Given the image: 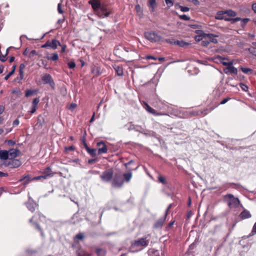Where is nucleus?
Returning <instances> with one entry per match:
<instances>
[{
    "mask_svg": "<svg viewBox=\"0 0 256 256\" xmlns=\"http://www.w3.org/2000/svg\"><path fill=\"white\" fill-rule=\"evenodd\" d=\"M224 199L226 200L230 208H235L238 206L240 202L238 198H236L232 194H228L224 196Z\"/></svg>",
    "mask_w": 256,
    "mask_h": 256,
    "instance_id": "7ed1b4c3",
    "label": "nucleus"
},
{
    "mask_svg": "<svg viewBox=\"0 0 256 256\" xmlns=\"http://www.w3.org/2000/svg\"><path fill=\"white\" fill-rule=\"evenodd\" d=\"M48 59L52 61H56L58 59V54L56 53L54 54L52 56L48 57Z\"/></svg>",
    "mask_w": 256,
    "mask_h": 256,
    "instance_id": "7c9ffc66",
    "label": "nucleus"
},
{
    "mask_svg": "<svg viewBox=\"0 0 256 256\" xmlns=\"http://www.w3.org/2000/svg\"><path fill=\"white\" fill-rule=\"evenodd\" d=\"M161 184L164 186L163 190L169 194L171 190V187L170 184L164 177L161 176Z\"/></svg>",
    "mask_w": 256,
    "mask_h": 256,
    "instance_id": "9b49d317",
    "label": "nucleus"
},
{
    "mask_svg": "<svg viewBox=\"0 0 256 256\" xmlns=\"http://www.w3.org/2000/svg\"><path fill=\"white\" fill-rule=\"evenodd\" d=\"M42 81L44 84H49L52 88H54L55 84L52 78V76L50 74H46L42 78Z\"/></svg>",
    "mask_w": 256,
    "mask_h": 256,
    "instance_id": "1a4fd4ad",
    "label": "nucleus"
},
{
    "mask_svg": "<svg viewBox=\"0 0 256 256\" xmlns=\"http://www.w3.org/2000/svg\"><path fill=\"white\" fill-rule=\"evenodd\" d=\"M216 37V36H214L212 34H206V35H204V38H205V39H208V41H210V43L211 42L214 44L217 43L218 40L216 38H215Z\"/></svg>",
    "mask_w": 256,
    "mask_h": 256,
    "instance_id": "2eb2a0df",
    "label": "nucleus"
},
{
    "mask_svg": "<svg viewBox=\"0 0 256 256\" xmlns=\"http://www.w3.org/2000/svg\"><path fill=\"white\" fill-rule=\"evenodd\" d=\"M241 70L242 72L245 74H248L249 72H252V70L249 68L242 67Z\"/></svg>",
    "mask_w": 256,
    "mask_h": 256,
    "instance_id": "e433bc0d",
    "label": "nucleus"
},
{
    "mask_svg": "<svg viewBox=\"0 0 256 256\" xmlns=\"http://www.w3.org/2000/svg\"><path fill=\"white\" fill-rule=\"evenodd\" d=\"M135 8L137 12L138 13H141L142 12V10H141V7L140 6V5L138 4H137L136 6H135Z\"/></svg>",
    "mask_w": 256,
    "mask_h": 256,
    "instance_id": "4d7b16f0",
    "label": "nucleus"
},
{
    "mask_svg": "<svg viewBox=\"0 0 256 256\" xmlns=\"http://www.w3.org/2000/svg\"><path fill=\"white\" fill-rule=\"evenodd\" d=\"M240 87L244 91H246L248 90V86L246 85H245L244 84H240Z\"/></svg>",
    "mask_w": 256,
    "mask_h": 256,
    "instance_id": "0e129e2a",
    "label": "nucleus"
},
{
    "mask_svg": "<svg viewBox=\"0 0 256 256\" xmlns=\"http://www.w3.org/2000/svg\"><path fill=\"white\" fill-rule=\"evenodd\" d=\"M174 221H172L170 222L166 227V230H169L171 228L174 224Z\"/></svg>",
    "mask_w": 256,
    "mask_h": 256,
    "instance_id": "680f3d73",
    "label": "nucleus"
},
{
    "mask_svg": "<svg viewBox=\"0 0 256 256\" xmlns=\"http://www.w3.org/2000/svg\"><path fill=\"white\" fill-rule=\"evenodd\" d=\"M0 158L3 160L8 159V152L6 150H0Z\"/></svg>",
    "mask_w": 256,
    "mask_h": 256,
    "instance_id": "aec40b11",
    "label": "nucleus"
},
{
    "mask_svg": "<svg viewBox=\"0 0 256 256\" xmlns=\"http://www.w3.org/2000/svg\"><path fill=\"white\" fill-rule=\"evenodd\" d=\"M30 197L29 196L30 200L26 203V206L30 212H34L38 206V204L33 200H30Z\"/></svg>",
    "mask_w": 256,
    "mask_h": 256,
    "instance_id": "4468645a",
    "label": "nucleus"
},
{
    "mask_svg": "<svg viewBox=\"0 0 256 256\" xmlns=\"http://www.w3.org/2000/svg\"><path fill=\"white\" fill-rule=\"evenodd\" d=\"M114 69L115 70L118 76H122L123 75V69L122 66H115L114 67Z\"/></svg>",
    "mask_w": 256,
    "mask_h": 256,
    "instance_id": "4be33fe9",
    "label": "nucleus"
},
{
    "mask_svg": "<svg viewBox=\"0 0 256 256\" xmlns=\"http://www.w3.org/2000/svg\"><path fill=\"white\" fill-rule=\"evenodd\" d=\"M113 176V170L112 169H108L102 173L100 176V178L102 182H108L112 180Z\"/></svg>",
    "mask_w": 256,
    "mask_h": 256,
    "instance_id": "423d86ee",
    "label": "nucleus"
},
{
    "mask_svg": "<svg viewBox=\"0 0 256 256\" xmlns=\"http://www.w3.org/2000/svg\"><path fill=\"white\" fill-rule=\"evenodd\" d=\"M224 12L225 14H226L228 16H235L236 15V12L232 10H228Z\"/></svg>",
    "mask_w": 256,
    "mask_h": 256,
    "instance_id": "c756f323",
    "label": "nucleus"
},
{
    "mask_svg": "<svg viewBox=\"0 0 256 256\" xmlns=\"http://www.w3.org/2000/svg\"><path fill=\"white\" fill-rule=\"evenodd\" d=\"M220 63L222 64L224 66H228L230 64V62H225L224 60H226V58H224L220 57Z\"/></svg>",
    "mask_w": 256,
    "mask_h": 256,
    "instance_id": "c9c22d12",
    "label": "nucleus"
},
{
    "mask_svg": "<svg viewBox=\"0 0 256 256\" xmlns=\"http://www.w3.org/2000/svg\"><path fill=\"white\" fill-rule=\"evenodd\" d=\"M15 69H16V66H13V69L5 77H4V80H7L9 78L14 72H15Z\"/></svg>",
    "mask_w": 256,
    "mask_h": 256,
    "instance_id": "473e14b6",
    "label": "nucleus"
},
{
    "mask_svg": "<svg viewBox=\"0 0 256 256\" xmlns=\"http://www.w3.org/2000/svg\"><path fill=\"white\" fill-rule=\"evenodd\" d=\"M25 67L26 66L24 64H21L19 67V72L24 73V70Z\"/></svg>",
    "mask_w": 256,
    "mask_h": 256,
    "instance_id": "a18cd8bd",
    "label": "nucleus"
},
{
    "mask_svg": "<svg viewBox=\"0 0 256 256\" xmlns=\"http://www.w3.org/2000/svg\"><path fill=\"white\" fill-rule=\"evenodd\" d=\"M241 20L242 19L240 18H231V20L230 22H231L232 24H234L236 22Z\"/></svg>",
    "mask_w": 256,
    "mask_h": 256,
    "instance_id": "3c124183",
    "label": "nucleus"
},
{
    "mask_svg": "<svg viewBox=\"0 0 256 256\" xmlns=\"http://www.w3.org/2000/svg\"><path fill=\"white\" fill-rule=\"evenodd\" d=\"M232 62H230V63L226 66V68L224 69V72L226 74H236L238 72L237 69L232 66Z\"/></svg>",
    "mask_w": 256,
    "mask_h": 256,
    "instance_id": "f8f14e48",
    "label": "nucleus"
},
{
    "mask_svg": "<svg viewBox=\"0 0 256 256\" xmlns=\"http://www.w3.org/2000/svg\"><path fill=\"white\" fill-rule=\"evenodd\" d=\"M174 44L181 47H184L189 45V44L183 40H176L174 42Z\"/></svg>",
    "mask_w": 256,
    "mask_h": 256,
    "instance_id": "393cba45",
    "label": "nucleus"
},
{
    "mask_svg": "<svg viewBox=\"0 0 256 256\" xmlns=\"http://www.w3.org/2000/svg\"><path fill=\"white\" fill-rule=\"evenodd\" d=\"M241 20L242 19L240 18H231V20L230 22H231L232 24H234L236 22Z\"/></svg>",
    "mask_w": 256,
    "mask_h": 256,
    "instance_id": "09e8293b",
    "label": "nucleus"
},
{
    "mask_svg": "<svg viewBox=\"0 0 256 256\" xmlns=\"http://www.w3.org/2000/svg\"><path fill=\"white\" fill-rule=\"evenodd\" d=\"M196 33L198 35L195 36V40L196 41H202L204 39H205V38H204V35H206V34L204 33L202 31L198 30L196 32Z\"/></svg>",
    "mask_w": 256,
    "mask_h": 256,
    "instance_id": "a211bd4d",
    "label": "nucleus"
},
{
    "mask_svg": "<svg viewBox=\"0 0 256 256\" xmlns=\"http://www.w3.org/2000/svg\"><path fill=\"white\" fill-rule=\"evenodd\" d=\"M58 46H60L61 44L58 40L56 39H54L52 42H50V48L54 50L56 49Z\"/></svg>",
    "mask_w": 256,
    "mask_h": 256,
    "instance_id": "f3484780",
    "label": "nucleus"
},
{
    "mask_svg": "<svg viewBox=\"0 0 256 256\" xmlns=\"http://www.w3.org/2000/svg\"><path fill=\"white\" fill-rule=\"evenodd\" d=\"M37 218H39L40 221H42L45 218V217L40 212H36L35 214L32 217V218L30 220V222L32 223V225L36 228L40 232L42 236H43V232L40 226L36 222H33L34 220Z\"/></svg>",
    "mask_w": 256,
    "mask_h": 256,
    "instance_id": "39448f33",
    "label": "nucleus"
},
{
    "mask_svg": "<svg viewBox=\"0 0 256 256\" xmlns=\"http://www.w3.org/2000/svg\"><path fill=\"white\" fill-rule=\"evenodd\" d=\"M36 54V52L35 50H32L28 54L29 57L33 56L34 55Z\"/></svg>",
    "mask_w": 256,
    "mask_h": 256,
    "instance_id": "052dcab7",
    "label": "nucleus"
},
{
    "mask_svg": "<svg viewBox=\"0 0 256 256\" xmlns=\"http://www.w3.org/2000/svg\"><path fill=\"white\" fill-rule=\"evenodd\" d=\"M68 65L70 68H74L76 66V64L73 61H71L68 62Z\"/></svg>",
    "mask_w": 256,
    "mask_h": 256,
    "instance_id": "79ce46f5",
    "label": "nucleus"
},
{
    "mask_svg": "<svg viewBox=\"0 0 256 256\" xmlns=\"http://www.w3.org/2000/svg\"><path fill=\"white\" fill-rule=\"evenodd\" d=\"M148 4L152 8V11L153 12L156 6V0H149Z\"/></svg>",
    "mask_w": 256,
    "mask_h": 256,
    "instance_id": "c85d7f7f",
    "label": "nucleus"
},
{
    "mask_svg": "<svg viewBox=\"0 0 256 256\" xmlns=\"http://www.w3.org/2000/svg\"><path fill=\"white\" fill-rule=\"evenodd\" d=\"M248 50L251 54L256 56V48H250L248 49Z\"/></svg>",
    "mask_w": 256,
    "mask_h": 256,
    "instance_id": "ea45409f",
    "label": "nucleus"
},
{
    "mask_svg": "<svg viewBox=\"0 0 256 256\" xmlns=\"http://www.w3.org/2000/svg\"><path fill=\"white\" fill-rule=\"evenodd\" d=\"M241 20L242 19L240 18H231V20L230 22H231L232 24H234L236 22Z\"/></svg>",
    "mask_w": 256,
    "mask_h": 256,
    "instance_id": "8fccbe9b",
    "label": "nucleus"
},
{
    "mask_svg": "<svg viewBox=\"0 0 256 256\" xmlns=\"http://www.w3.org/2000/svg\"><path fill=\"white\" fill-rule=\"evenodd\" d=\"M146 58L148 59V60H149V59H152V60H158L159 61H160V57H158V58H155L153 56H146Z\"/></svg>",
    "mask_w": 256,
    "mask_h": 256,
    "instance_id": "603ef678",
    "label": "nucleus"
},
{
    "mask_svg": "<svg viewBox=\"0 0 256 256\" xmlns=\"http://www.w3.org/2000/svg\"><path fill=\"white\" fill-rule=\"evenodd\" d=\"M225 14L224 11H219L217 12L216 18L217 20H223L225 18Z\"/></svg>",
    "mask_w": 256,
    "mask_h": 256,
    "instance_id": "a878e982",
    "label": "nucleus"
},
{
    "mask_svg": "<svg viewBox=\"0 0 256 256\" xmlns=\"http://www.w3.org/2000/svg\"><path fill=\"white\" fill-rule=\"evenodd\" d=\"M190 2H192L194 5L198 6L199 5L200 2L198 0H188Z\"/></svg>",
    "mask_w": 256,
    "mask_h": 256,
    "instance_id": "774afa93",
    "label": "nucleus"
},
{
    "mask_svg": "<svg viewBox=\"0 0 256 256\" xmlns=\"http://www.w3.org/2000/svg\"><path fill=\"white\" fill-rule=\"evenodd\" d=\"M58 12L60 14H62L64 13V11L62 9V4L59 3L58 5Z\"/></svg>",
    "mask_w": 256,
    "mask_h": 256,
    "instance_id": "49530a36",
    "label": "nucleus"
},
{
    "mask_svg": "<svg viewBox=\"0 0 256 256\" xmlns=\"http://www.w3.org/2000/svg\"><path fill=\"white\" fill-rule=\"evenodd\" d=\"M252 235H254L256 234V222L254 224L252 230L251 232Z\"/></svg>",
    "mask_w": 256,
    "mask_h": 256,
    "instance_id": "bf43d9fd",
    "label": "nucleus"
},
{
    "mask_svg": "<svg viewBox=\"0 0 256 256\" xmlns=\"http://www.w3.org/2000/svg\"><path fill=\"white\" fill-rule=\"evenodd\" d=\"M6 56L5 55L2 56V55L0 54V60L2 61V62H4L6 60Z\"/></svg>",
    "mask_w": 256,
    "mask_h": 256,
    "instance_id": "69168bd1",
    "label": "nucleus"
},
{
    "mask_svg": "<svg viewBox=\"0 0 256 256\" xmlns=\"http://www.w3.org/2000/svg\"><path fill=\"white\" fill-rule=\"evenodd\" d=\"M148 254L150 256H159L158 251L154 249H150L148 251Z\"/></svg>",
    "mask_w": 256,
    "mask_h": 256,
    "instance_id": "cd10ccee",
    "label": "nucleus"
},
{
    "mask_svg": "<svg viewBox=\"0 0 256 256\" xmlns=\"http://www.w3.org/2000/svg\"><path fill=\"white\" fill-rule=\"evenodd\" d=\"M124 178L126 182H129L132 177V173L131 172H128L124 174Z\"/></svg>",
    "mask_w": 256,
    "mask_h": 256,
    "instance_id": "bb28decb",
    "label": "nucleus"
},
{
    "mask_svg": "<svg viewBox=\"0 0 256 256\" xmlns=\"http://www.w3.org/2000/svg\"><path fill=\"white\" fill-rule=\"evenodd\" d=\"M78 256H91V254L86 251L82 250L78 253Z\"/></svg>",
    "mask_w": 256,
    "mask_h": 256,
    "instance_id": "72a5a7b5",
    "label": "nucleus"
},
{
    "mask_svg": "<svg viewBox=\"0 0 256 256\" xmlns=\"http://www.w3.org/2000/svg\"><path fill=\"white\" fill-rule=\"evenodd\" d=\"M9 165L11 168H16L21 165V162L18 160L12 159L9 162Z\"/></svg>",
    "mask_w": 256,
    "mask_h": 256,
    "instance_id": "dca6fc26",
    "label": "nucleus"
},
{
    "mask_svg": "<svg viewBox=\"0 0 256 256\" xmlns=\"http://www.w3.org/2000/svg\"><path fill=\"white\" fill-rule=\"evenodd\" d=\"M124 180L120 173H116L112 182V186L117 188H121L124 184Z\"/></svg>",
    "mask_w": 256,
    "mask_h": 256,
    "instance_id": "20e7f679",
    "label": "nucleus"
},
{
    "mask_svg": "<svg viewBox=\"0 0 256 256\" xmlns=\"http://www.w3.org/2000/svg\"><path fill=\"white\" fill-rule=\"evenodd\" d=\"M144 106H146V110L150 114H152L154 115H158V114L156 113V111L152 108L146 102H144Z\"/></svg>",
    "mask_w": 256,
    "mask_h": 256,
    "instance_id": "6ab92c4d",
    "label": "nucleus"
},
{
    "mask_svg": "<svg viewBox=\"0 0 256 256\" xmlns=\"http://www.w3.org/2000/svg\"><path fill=\"white\" fill-rule=\"evenodd\" d=\"M145 38L151 42H156L160 40V36L154 32H146Z\"/></svg>",
    "mask_w": 256,
    "mask_h": 256,
    "instance_id": "6e6552de",
    "label": "nucleus"
},
{
    "mask_svg": "<svg viewBox=\"0 0 256 256\" xmlns=\"http://www.w3.org/2000/svg\"><path fill=\"white\" fill-rule=\"evenodd\" d=\"M250 20V18H246L241 20L240 25L242 28H244L246 24Z\"/></svg>",
    "mask_w": 256,
    "mask_h": 256,
    "instance_id": "2f4dec72",
    "label": "nucleus"
},
{
    "mask_svg": "<svg viewBox=\"0 0 256 256\" xmlns=\"http://www.w3.org/2000/svg\"><path fill=\"white\" fill-rule=\"evenodd\" d=\"M76 238L78 240H82L84 236L82 233H79L76 235Z\"/></svg>",
    "mask_w": 256,
    "mask_h": 256,
    "instance_id": "6e6d98bb",
    "label": "nucleus"
},
{
    "mask_svg": "<svg viewBox=\"0 0 256 256\" xmlns=\"http://www.w3.org/2000/svg\"><path fill=\"white\" fill-rule=\"evenodd\" d=\"M96 146L100 147V148L98 150V154H106L108 152L107 146L103 141H100L97 142Z\"/></svg>",
    "mask_w": 256,
    "mask_h": 256,
    "instance_id": "9d476101",
    "label": "nucleus"
},
{
    "mask_svg": "<svg viewBox=\"0 0 256 256\" xmlns=\"http://www.w3.org/2000/svg\"><path fill=\"white\" fill-rule=\"evenodd\" d=\"M35 92L33 90H28L26 92V96L28 97L32 95H33L34 94Z\"/></svg>",
    "mask_w": 256,
    "mask_h": 256,
    "instance_id": "f704fd0d",
    "label": "nucleus"
},
{
    "mask_svg": "<svg viewBox=\"0 0 256 256\" xmlns=\"http://www.w3.org/2000/svg\"><path fill=\"white\" fill-rule=\"evenodd\" d=\"M97 160H98L97 158L90 159V160H88V163L90 164H92L96 162Z\"/></svg>",
    "mask_w": 256,
    "mask_h": 256,
    "instance_id": "338daca9",
    "label": "nucleus"
},
{
    "mask_svg": "<svg viewBox=\"0 0 256 256\" xmlns=\"http://www.w3.org/2000/svg\"><path fill=\"white\" fill-rule=\"evenodd\" d=\"M37 109V106H32V108H31V110L30 111V112L31 114H34L35 112L36 111Z\"/></svg>",
    "mask_w": 256,
    "mask_h": 256,
    "instance_id": "13d9d810",
    "label": "nucleus"
},
{
    "mask_svg": "<svg viewBox=\"0 0 256 256\" xmlns=\"http://www.w3.org/2000/svg\"><path fill=\"white\" fill-rule=\"evenodd\" d=\"M96 252L98 256H105L106 250L104 248H98L96 250Z\"/></svg>",
    "mask_w": 256,
    "mask_h": 256,
    "instance_id": "5701e85b",
    "label": "nucleus"
},
{
    "mask_svg": "<svg viewBox=\"0 0 256 256\" xmlns=\"http://www.w3.org/2000/svg\"><path fill=\"white\" fill-rule=\"evenodd\" d=\"M12 93L13 94H16L17 95H19L20 94L21 92L18 89L16 88L13 89L12 90Z\"/></svg>",
    "mask_w": 256,
    "mask_h": 256,
    "instance_id": "37998d69",
    "label": "nucleus"
},
{
    "mask_svg": "<svg viewBox=\"0 0 256 256\" xmlns=\"http://www.w3.org/2000/svg\"><path fill=\"white\" fill-rule=\"evenodd\" d=\"M88 4L92 6L94 14L100 18H107L112 13L106 5L102 4L98 0H90Z\"/></svg>",
    "mask_w": 256,
    "mask_h": 256,
    "instance_id": "f257e3e1",
    "label": "nucleus"
},
{
    "mask_svg": "<svg viewBox=\"0 0 256 256\" xmlns=\"http://www.w3.org/2000/svg\"><path fill=\"white\" fill-rule=\"evenodd\" d=\"M166 3L168 8L173 6V2L172 0H165Z\"/></svg>",
    "mask_w": 256,
    "mask_h": 256,
    "instance_id": "de8ad7c7",
    "label": "nucleus"
},
{
    "mask_svg": "<svg viewBox=\"0 0 256 256\" xmlns=\"http://www.w3.org/2000/svg\"><path fill=\"white\" fill-rule=\"evenodd\" d=\"M242 218L246 219L251 217V214L249 211L247 210H243L240 214Z\"/></svg>",
    "mask_w": 256,
    "mask_h": 256,
    "instance_id": "412c9836",
    "label": "nucleus"
},
{
    "mask_svg": "<svg viewBox=\"0 0 256 256\" xmlns=\"http://www.w3.org/2000/svg\"><path fill=\"white\" fill-rule=\"evenodd\" d=\"M43 174L42 176H36L33 178L32 180H45L48 177H52L54 175V173L52 172L50 167L47 168L44 170Z\"/></svg>",
    "mask_w": 256,
    "mask_h": 256,
    "instance_id": "0eeeda50",
    "label": "nucleus"
},
{
    "mask_svg": "<svg viewBox=\"0 0 256 256\" xmlns=\"http://www.w3.org/2000/svg\"><path fill=\"white\" fill-rule=\"evenodd\" d=\"M40 100L38 98H35L32 101V105L37 106Z\"/></svg>",
    "mask_w": 256,
    "mask_h": 256,
    "instance_id": "c03bdc74",
    "label": "nucleus"
},
{
    "mask_svg": "<svg viewBox=\"0 0 256 256\" xmlns=\"http://www.w3.org/2000/svg\"><path fill=\"white\" fill-rule=\"evenodd\" d=\"M8 152V159L12 160L17 157L20 154V150L18 149L12 148Z\"/></svg>",
    "mask_w": 256,
    "mask_h": 256,
    "instance_id": "ddd939ff",
    "label": "nucleus"
},
{
    "mask_svg": "<svg viewBox=\"0 0 256 256\" xmlns=\"http://www.w3.org/2000/svg\"><path fill=\"white\" fill-rule=\"evenodd\" d=\"M202 112H198V111H192V112H190V114H192V116H198L200 114H202Z\"/></svg>",
    "mask_w": 256,
    "mask_h": 256,
    "instance_id": "864d4df0",
    "label": "nucleus"
},
{
    "mask_svg": "<svg viewBox=\"0 0 256 256\" xmlns=\"http://www.w3.org/2000/svg\"><path fill=\"white\" fill-rule=\"evenodd\" d=\"M178 8H180L181 11H182V12H186L189 11V10H190V8L188 7L182 6H180L178 4Z\"/></svg>",
    "mask_w": 256,
    "mask_h": 256,
    "instance_id": "58836bf2",
    "label": "nucleus"
},
{
    "mask_svg": "<svg viewBox=\"0 0 256 256\" xmlns=\"http://www.w3.org/2000/svg\"><path fill=\"white\" fill-rule=\"evenodd\" d=\"M179 18L182 20H189L190 18V16L186 15V14H182V15H180Z\"/></svg>",
    "mask_w": 256,
    "mask_h": 256,
    "instance_id": "4c0bfd02",
    "label": "nucleus"
},
{
    "mask_svg": "<svg viewBox=\"0 0 256 256\" xmlns=\"http://www.w3.org/2000/svg\"><path fill=\"white\" fill-rule=\"evenodd\" d=\"M42 48H47L50 47V41H47L44 44L41 46Z\"/></svg>",
    "mask_w": 256,
    "mask_h": 256,
    "instance_id": "e2e57ef3",
    "label": "nucleus"
},
{
    "mask_svg": "<svg viewBox=\"0 0 256 256\" xmlns=\"http://www.w3.org/2000/svg\"><path fill=\"white\" fill-rule=\"evenodd\" d=\"M148 244V240L146 238H140L132 243L130 248V252H135L141 250L143 247L146 246Z\"/></svg>",
    "mask_w": 256,
    "mask_h": 256,
    "instance_id": "f03ea898",
    "label": "nucleus"
},
{
    "mask_svg": "<svg viewBox=\"0 0 256 256\" xmlns=\"http://www.w3.org/2000/svg\"><path fill=\"white\" fill-rule=\"evenodd\" d=\"M210 44V41L208 39H204L202 42V45L204 46H206Z\"/></svg>",
    "mask_w": 256,
    "mask_h": 256,
    "instance_id": "a19ab883",
    "label": "nucleus"
},
{
    "mask_svg": "<svg viewBox=\"0 0 256 256\" xmlns=\"http://www.w3.org/2000/svg\"><path fill=\"white\" fill-rule=\"evenodd\" d=\"M74 150H75V148L74 146H68V147H66L65 148V150L66 152H68V151H73Z\"/></svg>",
    "mask_w": 256,
    "mask_h": 256,
    "instance_id": "5fc2aeb1",
    "label": "nucleus"
},
{
    "mask_svg": "<svg viewBox=\"0 0 256 256\" xmlns=\"http://www.w3.org/2000/svg\"><path fill=\"white\" fill-rule=\"evenodd\" d=\"M86 152L92 156H95L98 154V150L96 148H88Z\"/></svg>",
    "mask_w": 256,
    "mask_h": 256,
    "instance_id": "b1692460",
    "label": "nucleus"
}]
</instances>
